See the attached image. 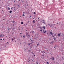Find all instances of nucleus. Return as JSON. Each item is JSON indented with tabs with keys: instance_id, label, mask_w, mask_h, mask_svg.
<instances>
[{
	"instance_id": "64",
	"label": "nucleus",
	"mask_w": 64,
	"mask_h": 64,
	"mask_svg": "<svg viewBox=\"0 0 64 64\" xmlns=\"http://www.w3.org/2000/svg\"><path fill=\"white\" fill-rule=\"evenodd\" d=\"M20 44H21V42H20Z\"/></svg>"
},
{
	"instance_id": "61",
	"label": "nucleus",
	"mask_w": 64,
	"mask_h": 64,
	"mask_svg": "<svg viewBox=\"0 0 64 64\" xmlns=\"http://www.w3.org/2000/svg\"><path fill=\"white\" fill-rule=\"evenodd\" d=\"M33 60H34V58H33Z\"/></svg>"
},
{
	"instance_id": "20",
	"label": "nucleus",
	"mask_w": 64,
	"mask_h": 64,
	"mask_svg": "<svg viewBox=\"0 0 64 64\" xmlns=\"http://www.w3.org/2000/svg\"><path fill=\"white\" fill-rule=\"evenodd\" d=\"M43 28H44V29H45V27H44V26L43 27Z\"/></svg>"
},
{
	"instance_id": "15",
	"label": "nucleus",
	"mask_w": 64,
	"mask_h": 64,
	"mask_svg": "<svg viewBox=\"0 0 64 64\" xmlns=\"http://www.w3.org/2000/svg\"><path fill=\"white\" fill-rule=\"evenodd\" d=\"M12 12V11L11 10L10 11V13H11Z\"/></svg>"
},
{
	"instance_id": "37",
	"label": "nucleus",
	"mask_w": 64,
	"mask_h": 64,
	"mask_svg": "<svg viewBox=\"0 0 64 64\" xmlns=\"http://www.w3.org/2000/svg\"><path fill=\"white\" fill-rule=\"evenodd\" d=\"M33 33H34V32H32Z\"/></svg>"
},
{
	"instance_id": "45",
	"label": "nucleus",
	"mask_w": 64,
	"mask_h": 64,
	"mask_svg": "<svg viewBox=\"0 0 64 64\" xmlns=\"http://www.w3.org/2000/svg\"><path fill=\"white\" fill-rule=\"evenodd\" d=\"M38 44L37 45V46H38Z\"/></svg>"
},
{
	"instance_id": "33",
	"label": "nucleus",
	"mask_w": 64,
	"mask_h": 64,
	"mask_svg": "<svg viewBox=\"0 0 64 64\" xmlns=\"http://www.w3.org/2000/svg\"><path fill=\"white\" fill-rule=\"evenodd\" d=\"M12 41H13V39H12Z\"/></svg>"
},
{
	"instance_id": "29",
	"label": "nucleus",
	"mask_w": 64,
	"mask_h": 64,
	"mask_svg": "<svg viewBox=\"0 0 64 64\" xmlns=\"http://www.w3.org/2000/svg\"><path fill=\"white\" fill-rule=\"evenodd\" d=\"M46 31H44V33H46Z\"/></svg>"
},
{
	"instance_id": "24",
	"label": "nucleus",
	"mask_w": 64,
	"mask_h": 64,
	"mask_svg": "<svg viewBox=\"0 0 64 64\" xmlns=\"http://www.w3.org/2000/svg\"><path fill=\"white\" fill-rule=\"evenodd\" d=\"M46 63H47V64H49L48 63V62H47Z\"/></svg>"
},
{
	"instance_id": "3",
	"label": "nucleus",
	"mask_w": 64,
	"mask_h": 64,
	"mask_svg": "<svg viewBox=\"0 0 64 64\" xmlns=\"http://www.w3.org/2000/svg\"><path fill=\"white\" fill-rule=\"evenodd\" d=\"M48 25H49L50 27H52V24H48Z\"/></svg>"
},
{
	"instance_id": "13",
	"label": "nucleus",
	"mask_w": 64,
	"mask_h": 64,
	"mask_svg": "<svg viewBox=\"0 0 64 64\" xmlns=\"http://www.w3.org/2000/svg\"><path fill=\"white\" fill-rule=\"evenodd\" d=\"M14 10H15V11H16V8L15 7H14Z\"/></svg>"
},
{
	"instance_id": "9",
	"label": "nucleus",
	"mask_w": 64,
	"mask_h": 64,
	"mask_svg": "<svg viewBox=\"0 0 64 64\" xmlns=\"http://www.w3.org/2000/svg\"><path fill=\"white\" fill-rule=\"evenodd\" d=\"M52 60H54V58L52 57L51 58Z\"/></svg>"
},
{
	"instance_id": "51",
	"label": "nucleus",
	"mask_w": 64,
	"mask_h": 64,
	"mask_svg": "<svg viewBox=\"0 0 64 64\" xmlns=\"http://www.w3.org/2000/svg\"><path fill=\"white\" fill-rule=\"evenodd\" d=\"M38 18V19H39V18Z\"/></svg>"
},
{
	"instance_id": "31",
	"label": "nucleus",
	"mask_w": 64,
	"mask_h": 64,
	"mask_svg": "<svg viewBox=\"0 0 64 64\" xmlns=\"http://www.w3.org/2000/svg\"><path fill=\"white\" fill-rule=\"evenodd\" d=\"M42 23H44V24H45V23L44 22H42Z\"/></svg>"
},
{
	"instance_id": "17",
	"label": "nucleus",
	"mask_w": 64,
	"mask_h": 64,
	"mask_svg": "<svg viewBox=\"0 0 64 64\" xmlns=\"http://www.w3.org/2000/svg\"><path fill=\"white\" fill-rule=\"evenodd\" d=\"M32 44V43H30V44H28V45H29V46H30V44Z\"/></svg>"
},
{
	"instance_id": "2",
	"label": "nucleus",
	"mask_w": 64,
	"mask_h": 64,
	"mask_svg": "<svg viewBox=\"0 0 64 64\" xmlns=\"http://www.w3.org/2000/svg\"><path fill=\"white\" fill-rule=\"evenodd\" d=\"M41 52L42 53H45V51H41Z\"/></svg>"
},
{
	"instance_id": "59",
	"label": "nucleus",
	"mask_w": 64,
	"mask_h": 64,
	"mask_svg": "<svg viewBox=\"0 0 64 64\" xmlns=\"http://www.w3.org/2000/svg\"><path fill=\"white\" fill-rule=\"evenodd\" d=\"M19 30H20V28H19Z\"/></svg>"
},
{
	"instance_id": "57",
	"label": "nucleus",
	"mask_w": 64,
	"mask_h": 64,
	"mask_svg": "<svg viewBox=\"0 0 64 64\" xmlns=\"http://www.w3.org/2000/svg\"><path fill=\"white\" fill-rule=\"evenodd\" d=\"M22 2H23V1H22Z\"/></svg>"
},
{
	"instance_id": "25",
	"label": "nucleus",
	"mask_w": 64,
	"mask_h": 64,
	"mask_svg": "<svg viewBox=\"0 0 64 64\" xmlns=\"http://www.w3.org/2000/svg\"><path fill=\"white\" fill-rule=\"evenodd\" d=\"M14 22H15V21H13L12 22V23H14Z\"/></svg>"
},
{
	"instance_id": "11",
	"label": "nucleus",
	"mask_w": 64,
	"mask_h": 64,
	"mask_svg": "<svg viewBox=\"0 0 64 64\" xmlns=\"http://www.w3.org/2000/svg\"><path fill=\"white\" fill-rule=\"evenodd\" d=\"M26 6H28V2H27V1H26Z\"/></svg>"
},
{
	"instance_id": "60",
	"label": "nucleus",
	"mask_w": 64,
	"mask_h": 64,
	"mask_svg": "<svg viewBox=\"0 0 64 64\" xmlns=\"http://www.w3.org/2000/svg\"><path fill=\"white\" fill-rule=\"evenodd\" d=\"M36 38H38V37H36Z\"/></svg>"
},
{
	"instance_id": "19",
	"label": "nucleus",
	"mask_w": 64,
	"mask_h": 64,
	"mask_svg": "<svg viewBox=\"0 0 64 64\" xmlns=\"http://www.w3.org/2000/svg\"><path fill=\"white\" fill-rule=\"evenodd\" d=\"M23 22H21V24H23Z\"/></svg>"
},
{
	"instance_id": "56",
	"label": "nucleus",
	"mask_w": 64,
	"mask_h": 64,
	"mask_svg": "<svg viewBox=\"0 0 64 64\" xmlns=\"http://www.w3.org/2000/svg\"><path fill=\"white\" fill-rule=\"evenodd\" d=\"M7 36H6V37H7Z\"/></svg>"
},
{
	"instance_id": "36",
	"label": "nucleus",
	"mask_w": 64,
	"mask_h": 64,
	"mask_svg": "<svg viewBox=\"0 0 64 64\" xmlns=\"http://www.w3.org/2000/svg\"><path fill=\"white\" fill-rule=\"evenodd\" d=\"M56 39V38H54V40H55Z\"/></svg>"
},
{
	"instance_id": "21",
	"label": "nucleus",
	"mask_w": 64,
	"mask_h": 64,
	"mask_svg": "<svg viewBox=\"0 0 64 64\" xmlns=\"http://www.w3.org/2000/svg\"><path fill=\"white\" fill-rule=\"evenodd\" d=\"M42 21H43V22H45V20H43L42 21H41V22H42Z\"/></svg>"
},
{
	"instance_id": "54",
	"label": "nucleus",
	"mask_w": 64,
	"mask_h": 64,
	"mask_svg": "<svg viewBox=\"0 0 64 64\" xmlns=\"http://www.w3.org/2000/svg\"><path fill=\"white\" fill-rule=\"evenodd\" d=\"M3 40H4V39L3 38Z\"/></svg>"
},
{
	"instance_id": "1",
	"label": "nucleus",
	"mask_w": 64,
	"mask_h": 64,
	"mask_svg": "<svg viewBox=\"0 0 64 64\" xmlns=\"http://www.w3.org/2000/svg\"><path fill=\"white\" fill-rule=\"evenodd\" d=\"M49 34V35H53V33L52 32H50Z\"/></svg>"
},
{
	"instance_id": "8",
	"label": "nucleus",
	"mask_w": 64,
	"mask_h": 64,
	"mask_svg": "<svg viewBox=\"0 0 64 64\" xmlns=\"http://www.w3.org/2000/svg\"><path fill=\"white\" fill-rule=\"evenodd\" d=\"M39 28H40L41 29H42V27H41L40 26H39Z\"/></svg>"
},
{
	"instance_id": "6",
	"label": "nucleus",
	"mask_w": 64,
	"mask_h": 64,
	"mask_svg": "<svg viewBox=\"0 0 64 64\" xmlns=\"http://www.w3.org/2000/svg\"><path fill=\"white\" fill-rule=\"evenodd\" d=\"M58 36L59 37V36H61V34H58Z\"/></svg>"
},
{
	"instance_id": "30",
	"label": "nucleus",
	"mask_w": 64,
	"mask_h": 64,
	"mask_svg": "<svg viewBox=\"0 0 64 64\" xmlns=\"http://www.w3.org/2000/svg\"><path fill=\"white\" fill-rule=\"evenodd\" d=\"M13 2H15V1L14 0L13 1Z\"/></svg>"
},
{
	"instance_id": "41",
	"label": "nucleus",
	"mask_w": 64,
	"mask_h": 64,
	"mask_svg": "<svg viewBox=\"0 0 64 64\" xmlns=\"http://www.w3.org/2000/svg\"><path fill=\"white\" fill-rule=\"evenodd\" d=\"M51 43H53V42H51Z\"/></svg>"
},
{
	"instance_id": "48",
	"label": "nucleus",
	"mask_w": 64,
	"mask_h": 64,
	"mask_svg": "<svg viewBox=\"0 0 64 64\" xmlns=\"http://www.w3.org/2000/svg\"><path fill=\"white\" fill-rule=\"evenodd\" d=\"M54 38H55V37L54 36H53Z\"/></svg>"
},
{
	"instance_id": "49",
	"label": "nucleus",
	"mask_w": 64,
	"mask_h": 64,
	"mask_svg": "<svg viewBox=\"0 0 64 64\" xmlns=\"http://www.w3.org/2000/svg\"><path fill=\"white\" fill-rule=\"evenodd\" d=\"M28 23H29V22H28Z\"/></svg>"
},
{
	"instance_id": "27",
	"label": "nucleus",
	"mask_w": 64,
	"mask_h": 64,
	"mask_svg": "<svg viewBox=\"0 0 64 64\" xmlns=\"http://www.w3.org/2000/svg\"><path fill=\"white\" fill-rule=\"evenodd\" d=\"M29 36H30V35L29 34L28 36V37H29Z\"/></svg>"
},
{
	"instance_id": "53",
	"label": "nucleus",
	"mask_w": 64,
	"mask_h": 64,
	"mask_svg": "<svg viewBox=\"0 0 64 64\" xmlns=\"http://www.w3.org/2000/svg\"><path fill=\"white\" fill-rule=\"evenodd\" d=\"M37 44H38V42H36Z\"/></svg>"
},
{
	"instance_id": "52",
	"label": "nucleus",
	"mask_w": 64,
	"mask_h": 64,
	"mask_svg": "<svg viewBox=\"0 0 64 64\" xmlns=\"http://www.w3.org/2000/svg\"><path fill=\"white\" fill-rule=\"evenodd\" d=\"M8 43V42H7V43Z\"/></svg>"
},
{
	"instance_id": "44",
	"label": "nucleus",
	"mask_w": 64,
	"mask_h": 64,
	"mask_svg": "<svg viewBox=\"0 0 64 64\" xmlns=\"http://www.w3.org/2000/svg\"><path fill=\"white\" fill-rule=\"evenodd\" d=\"M30 17L31 18V17H31V16H30Z\"/></svg>"
},
{
	"instance_id": "62",
	"label": "nucleus",
	"mask_w": 64,
	"mask_h": 64,
	"mask_svg": "<svg viewBox=\"0 0 64 64\" xmlns=\"http://www.w3.org/2000/svg\"><path fill=\"white\" fill-rule=\"evenodd\" d=\"M38 21H40L39 20H38Z\"/></svg>"
},
{
	"instance_id": "50",
	"label": "nucleus",
	"mask_w": 64,
	"mask_h": 64,
	"mask_svg": "<svg viewBox=\"0 0 64 64\" xmlns=\"http://www.w3.org/2000/svg\"><path fill=\"white\" fill-rule=\"evenodd\" d=\"M41 51V50H40V51Z\"/></svg>"
},
{
	"instance_id": "46",
	"label": "nucleus",
	"mask_w": 64,
	"mask_h": 64,
	"mask_svg": "<svg viewBox=\"0 0 64 64\" xmlns=\"http://www.w3.org/2000/svg\"><path fill=\"white\" fill-rule=\"evenodd\" d=\"M20 34H22V33H20Z\"/></svg>"
},
{
	"instance_id": "22",
	"label": "nucleus",
	"mask_w": 64,
	"mask_h": 64,
	"mask_svg": "<svg viewBox=\"0 0 64 64\" xmlns=\"http://www.w3.org/2000/svg\"><path fill=\"white\" fill-rule=\"evenodd\" d=\"M40 31H41V32H42V30H40Z\"/></svg>"
},
{
	"instance_id": "39",
	"label": "nucleus",
	"mask_w": 64,
	"mask_h": 64,
	"mask_svg": "<svg viewBox=\"0 0 64 64\" xmlns=\"http://www.w3.org/2000/svg\"><path fill=\"white\" fill-rule=\"evenodd\" d=\"M0 40H2V38L1 39H0Z\"/></svg>"
},
{
	"instance_id": "26",
	"label": "nucleus",
	"mask_w": 64,
	"mask_h": 64,
	"mask_svg": "<svg viewBox=\"0 0 64 64\" xmlns=\"http://www.w3.org/2000/svg\"><path fill=\"white\" fill-rule=\"evenodd\" d=\"M34 14H36V12H34Z\"/></svg>"
},
{
	"instance_id": "7",
	"label": "nucleus",
	"mask_w": 64,
	"mask_h": 64,
	"mask_svg": "<svg viewBox=\"0 0 64 64\" xmlns=\"http://www.w3.org/2000/svg\"><path fill=\"white\" fill-rule=\"evenodd\" d=\"M22 16H25L24 15V12H23L22 13Z\"/></svg>"
},
{
	"instance_id": "4",
	"label": "nucleus",
	"mask_w": 64,
	"mask_h": 64,
	"mask_svg": "<svg viewBox=\"0 0 64 64\" xmlns=\"http://www.w3.org/2000/svg\"><path fill=\"white\" fill-rule=\"evenodd\" d=\"M2 36H4V35H2V34H0V37H2Z\"/></svg>"
},
{
	"instance_id": "14",
	"label": "nucleus",
	"mask_w": 64,
	"mask_h": 64,
	"mask_svg": "<svg viewBox=\"0 0 64 64\" xmlns=\"http://www.w3.org/2000/svg\"><path fill=\"white\" fill-rule=\"evenodd\" d=\"M32 22H34V24L35 23V20H34Z\"/></svg>"
},
{
	"instance_id": "35",
	"label": "nucleus",
	"mask_w": 64,
	"mask_h": 64,
	"mask_svg": "<svg viewBox=\"0 0 64 64\" xmlns=\"http://www.w3.org/2000/svg\"><path fill=\"white\" fill-rule=\"evenodd\" d=\"M29 38H30V36H28Z\"/></svg>"
},
{
	"instance_id": "5",
	"label": "nucleus",
	"mask_w": 64,
	"mask_h": 64,
	"mask_svg": "<svg viewBox=\"0 0 64 64\" xmlns=\"http://www.w3.org/2000/svg\"><path fill=\"white\" fill-rule=\"evenodd\" d=\"M8 31H10V28H8Z\"/></svg>"
},
{
	"instance_id": "63",
	"label": "nucleus",
	"mask_w": 64,
	"mask_h": 64,
	"mask_svg": "<svg viewBox=\"0 0 64 64\" xmlns=\"http://www.w3.org/2000/svg\"><path fill=\"white\" fill-rule=\"evenodd\" d=\"M30 40H31V39H30Z\"/></svg>"
},
{
	"instance_id": "47",
	"label": "nucleus",
	"mask_w": 64,
	"mask_h": 64,
	"mask_svg": "<svg viewBox=\"0 0 64 64\" xmlns=\"http://www.w3.org/2000/svg\"><path fill=\"white\" fill-rule=\"evenodd\" d=\"M42 59H43V57H42Z\"/></svg>"
},
{
	"instance_id": "38",
	"label": "nucleus",
	"mask_w": 64,
	"mask_h": 64,
	"mask_svg": "<svg viewBox=\"0 0 64 64\" xmlns=\"http://www.w3.org/2000/svg\"><path fill=\"white\" fill-rule=\"evenodd\" d=\"M28 35V33H27L26 34V36H27V35Z\"/></svg>"
},
{
	"instance_id": "23",
	"label": "nucleus",
	"mask_w": 64,
	"mask_h": 64,
	"mask_svg": "<svg viewBox=\"0 0 64 64\" xmlns=\"http://www.w3.org/2000/svg\"><path fill=\"white\" fill-rule=\"evenodd\" d=\"M30 48H32V46H30Z\"/></svg>"
},
{
	"instance_id": "18",
	"label": "nucleus",
	"mask_w": 64,
	"mask_h": 64,
	"mask_svg": "<svg viewBox=\"0 0 64 64\" xmlns=\"http://www.w3.org/2000/svg\"><path fill=\"white\" fill-rule=\"evenodd\" d=\"M36 64H38V62H36Z\"/></svg>"
},
{
	"instance_id": "40",
	"label": "nucleus",
	"mask_w": 64,
	"mask_h": 64,
	"mask_svg": "<svg viewBox=\"0 0 64 64\" xmlns=\"http://www.w3.org/2000/svg\"><path fill=\"white\" fill-rule=\"evenodd\" d=\"M30 50H28V52H30Z\"/></svg>"
},
{
	"instance_id": "10",
	"label": "nucleus",
	"mask_w": 64,
	"mask_h": 64,
	"mask_svg": "<svg viewBox=\"0 0 64 64\" xmlns=\"http://www.w3.org/2000/svg\"><path fill=\"white\" fill-rule=\"evenodd\" d=\"M31 41H32L31 42H32V43H33V40H31Z\"/></svg>"
},
{
	"instance_id": "16",
	"label": "nucleus",
	"mask_w": 64,
	"mask_h": 64,
	"mask_svg": "<svg viewBox=\"0 0 64 64\" xmlns=\"http://www.w3.org/2000/svg\"><path fill=\"white\" fill-rule=\"evenodd\" d=\"M12 30H14L15 29V28H12Z\"/></svg>"
},
{
	"instance_id": "34",
	"label": "nucleus",
	"mask_w": 64,
	"mask_h": 64,
	"mask_svg": "<svg viewBox=\"0 0 64 64\" xmlns=\"http://www.w3.org/2000/svg\"><path fill=\"white\" fill-rule=\"evenodd\" d=\"M27 6L26 5V4H25V6H25V7H26V6Z\"/></svg>"
},
{
	"instance_id": "43",
	"label": "nucleus",
	"mask_w": 64,
	"mask_h": 64,
	"mask_svg": "<svg viewBox=\"0 0 64 64\" xmlns=\"http://www.w3.org/2000/svg\"><path fill=\"white\" fill-rule=\"evenodd\" d=\"M43 30V32H44V30Z\"/></svg>"
},
{
	"instance_id": "58",
	"label": "nucleus",
	"mask_w": 64,
	"mask_h": 64,
	"mask_svg": "<svg viewBox=\"0 0 64 64\" xmlns=\"http://www.w3.org/2000/svg\"><path fill=\"white\" fill-rule=\"evenodd\" d=\"M34 56H35V55H34Z\"/></svg>"
},
{
	"instance_id": "32",
	"label": "nucleus",
	"mask_w": 64,
	"mask_h": 64,
	"mask_svg": "<svg viewBox=\"0 0 64 64\" xmlns=\"http://www.w3.org/2000/svg\"><path fill=\"white\" fill-rule=\"evenodd\" d=\"M42 56H44V54H42Z\"/></svg>"
},
{
	"instance_id": "12",
	"label": "nucleus",
	"mask_w": 64,
	"mask_h": 64,
	"mask_svg": "<svg viewBox=\"0 0 64 64\" xmlns=\"http://www.w3.org/2000/svg\"><path fill=\"white\" fill-rule=\"evenodd\" d=\"M8 8V10H10V8Z\"/></svg>"
},
{
	"instance_id": "28",
	"label": "nucleus",
	"mask_w": 64,
	"mask_h": 64,
	"mask_svg": "<svg viewBox=\"0 0 64 64\" xmlns=\"http://www.w3.org/2000/svg\"><path fill=\"white\" fill-rule=\"evenodd\" d=\"M22 37L23 38H25V37L24 36H23Z\"/></svg>"
},
{
	"instance_id": "42",
	"label": "nucleus",
	"mask_w": 64,
	"mask_h": 64,
	"mask_svg": "<svg viewBox=\"0 0 64 64\" xmlns=\"http://www.w3.org/2000/svg\"><path fill=\"white\" fill-rule=\"evenodd\" d=\"M54 48H56V47H55V46H54Z\"/></svg>"
},
{
	"instance_id": "55",
	"label": "nucleus",
	"mask_w": 64,
	"mask_h": 64,
	"mask_svg": "<svg viewBox=\"0 0 64 64\" xmlns=\"http://www.w3.org/2000/svg\"><path fill=\"white\" fill-rule=\"evenodd\" d=\"M19 1H20V0H18Z\"/></svg>"
}]
</instances>
